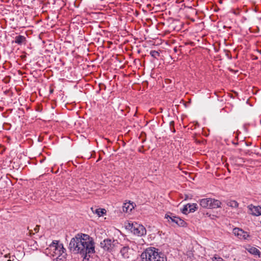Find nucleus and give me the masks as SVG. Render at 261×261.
Here are the masks:
<instances>
[{"label":"nucleus","mask_w":261,"mask_h":261,"mask_svg":"<svg viewBox=\"0 0 261 261\" xmlns=\"http://www.w3.org/2000/svg\"><path fill=\"white\" fill-rule=\"evenodd\" d=\"M50 249L53 251V255L60 256L62 255L65 250L62 244H59L58 241L53 242L50 245Z\"/></svg>","instance_id":"423d86ee"},{"label":"nucleus","mask_w":261,"mask_h":261,"mask_svg":"<svg viewBox=\"0 0 261 261\" xmlns=\"http://www.w3.org/2000/svg\"><path fill=\"white\" fill-rule=\"evenodd\" d=\"M189 208V212H193L197 209V204L195 203L187 204Z\"/></svg>","instance_id":"4468645a"},{"label":"nucleus","mask_w":261,"mask_h":261,"mask_svg":"<svg viewBox=\"0 0 261 261\" xmlns=\"http://www.w3.org/2000/svg\"><path fill=\"white\" fill-rule=\"evenodd\" d=\"M260 123H261V120H260Z\"/></svg>","instance_id":"bb28decb"},{"label":"nucleus","mask_w":261,"mask_h":261,"mask_svg":"<svg viewBox=\"0 0 261 261\" xmlns=\"http://www.w3.org/2000/svg\"><path fill=\"white\" fill-rule=\"evenodd\" d=\"M117 244H118V242L116 240L106 239L100 242V246L104 250L111 252L114 249Z\"/></svg>","instance_id":"39448f33"},{"label":"nucleus","mask_w":261,"mask_h":261,"mask_svg":"<svg viewBox=\"0 0 261 261\" xmlns=\"http://www.w3.org/2000/svg\"><path fill=\"white\" fill-rule=\"evenodd\" d=\"M219 3H220V4H222V1H219Z\"/></svg>","instance_id":"393cba45"},{"label":"nucleus","mask_w":261,"mask_h":261,"mask_svg":"<svg viewBox=\"0 0 261 261\" xmlns=\"http://www.w3.org/2000/svg\"><path fill=\"white\" fill-rule=\"evenodd\" d=\"M134 208V205L133 203L130 202L125 203L122 207V210L124 212L128 213L132 211Z\"/></svg>","instance_id":"1a4fd4ad"},{"label":"nucleus","mask_w":261,"mask_h":261,"mask_svg":"<svg viewBox=\"0 0 261 261\" xmlns=\"http://www.w3.org/2000/svg\"><path fill=\"white\" fill-rule=\"evenodd\" d=\"M93 239L89 235L78 233L73 238L69 243V248L74 253H80L84 256V261L89 259L91 254L95 253Z\"/></svg>","instance_id":"f257e3e1"},{"label":"nucleus","mask_w":261,"mask_h":261,"mask_svg":"<svg viewBox=\"0 0 261 261\" xmlns=\"http://www.w3.org/2000/svg\"><path fill=\"white\" fill-rule=\"evenodd\" d=\"M39 229V226L36 225V227L34 228V230L35 233H37L38 232Z\"/></svg>","instance_id":"4be33fe9"},{"label":"nucleus","mask_w":261,"mask_h":261,"mask_svg":"<svg viewBox=\"0 0 261 261\" xmlns=\"http://www.w3.org/2000/svg\"><path fill=\"white\" fill-rule=\"evenodd\" d=\"M176 224L179 226L184 227L186 226V223L183 220L181 219L179 217H177L176 218Z\"/></svg>","instance_id":"ddd939ff"},{"label":"nucleus","mask_w":261,"mask_h":261,"mask_svg":"<svg viewBox=\"0 0 261 261\" xmlns=\"http://www.w3.org/2000/svg\"><path fill=\"white\" fill-rule=\"evenodd\" d=\"M106 213V211L104 208H98L95 210V213L97 214L99 217L102 216V215Z\"/></svg>","instance_id":"f3484780"},{"label":"nucleus","mask_w":261,"mask_h":261,"mask_svg":"<svg viewBox=\"0 0 261 261\" xmlns=\"http://www.w3.org/2000/svg\"><path fill=\"white\" fill-rule=\"evenodd\" d=\"M200 204L204 208H216L220 207L221 202L212 198H204L200 201Z\"/></svg>","instance_id":"20e7f679"},{"label":"nucleus","mask_w":261,"mask_h":261,"mask_svg":"<svg viewBox=\"0 0 261 261\" xmlns=\"http://www.w3.org/2000/svg\"><path fill=\"white\" fill-rule=\"evenodd\" d=\"M232 232L239 239L246 240L249 237V235L247 232L238 227L233 228Z\"/></svg>","instance_id":"0eeeda50"},{"label":"nucleus","mask_w":261,"mask_h":261,"mask_svg":"<svg viewBox=\"0 0 261 261\" xmlns=\"http://www.w3.org/2000/svg\"><path fill=\"white\" fill-rule=\"evenodd\" d=\"M141 257L146 261H167L164 254L159 253L154 248H147L141 254Z\"/></svg>","instance_id":"f03ea898"},{"label":"nucleus","mask_w":261,"mask_h":261,"mask_svg":"<svg viewBox=\"0 0 261 261\" xmlns=\"http://www.w3.org/2000/svg\"><path fill=\"white\" fill-rule=\"evenodd\" d=\"M147 7L149 8V10H151V4H147Z\"/></svg>","instance_id":"b1692460"},{"label":"nucleus","mask_w":261,"mask_h":261,"mask_svg":"<svg viewBox=\"0 0 261 261\" xmlns=\"http://www.w3.org/2000/svg\"><path fill=\"white\" fill-rule=\"evenodd\" d=\"M213 261H224V260L220 257L214 256L213 258Z\"/></svg>","instance_id":"6ab92c4d"},{"label":"nucleus","mask_w":261,"mask_h":261,"mask_svg":"<svg viewBox=\"0 0 261 261\" xmlns=\"http://www.w3.org/2000/svg\"><path fill=\"white\" fill-rule=\"evenodd\" d=\"M7 261H11L10 259H8Z\"/></svg>","instance_id":"a878e982"},{"label":"nucleus","mask_w":261,"mask_h":261,"mask_svg":"<svg viewBox=\"0 0 261 261\" xmlns=\"http://www.w3.org/2000/svg\"><path fill=\"white\" fill-rule=\"evenodd\" d=\"M70 5L74 6V7H77L78 5H76V1H70Z\"/></svg>","instance_id":"5701e85b"},{"label":"nucleus","mask_w":261,"mask_h":261,"mask_svg":"<svg viewBox=\"0 0 261 261\" xmlns=\"http://www.w3.org/2000/svg\"><path fill=\"white\" fill-rule=\"evenodd\" d=\"M4 181L2 179H0V190L4 188Z\"/></svg>","instance_id":"412c9836"},{"label":"nucleus","mask_w":261,"mask_h":261,"mask_svg":"<svg viewBox=\"0 0 261 261\" xmlns=\"http://www.w3.org/2000/svg\"><path fill=\"white\" fill-rule=\"evenodd\" d=\"M249 209L251 212V214L254 216L261 215V207L259 206H254L252 204L249 205L248 206Z\"/></svg>","instance_id":"6e6552de"},{"label":"nucleus","mask_w":261,"mask_h":261,"mask_svg":"<svg viewBox=\"0 0 261 261\" xmlns=\"http://www.w3.org/2000/svg\"><path fill=\"white\" fill-rule=\"evenodd\" d=\"M227 205L232 207H238L239 203L235 200H231L227 202Z\"/></svg>","instance_id":"dca6fc26"},{"label":"nucleus","mask_w":261,"mask_h":261,"mask_svg":"<svg viewBox=\"0 0 261 261\" xmlns=\"http://www.w3.org/2000/svg\"><path fill=\"white\" fill-rule=\"evenodd\" d=\"M150 54L152 57L154 58H157L158 57L160 56V53L156 50H151L150 52Z\"/></svg>","instance_id":"a211bd4d"},{"label":"nucleus","mask_w":261,"mask_h":261,"mask_svg":"<svg viewBox=\"0 0 261 261\" xmlns=\"http://www.w3.org/2000/svg\"><path fill=\"white\" fill-rule=\"evenodd\" d=\"M165 218L168 219L169 222H173L176 224L177 217L170 216L169 215H166Z\"/></svg>","instance_id":"2eb2a0df"},{"label":"nucleus","mask_w":261,"mask_h":261,"mask_svg":"<svg viewBox=\"0 0 261 261\" xmlns=\"http://www.w3.org/2000/svg\"><path fill=\"white\" fill-rule=\"evenodd\" d=\"M188 208H189V207H188V205H187H187H185V207L182 208V213L183 214H187V211H188Z\"/></svg>","instance_id":"aec40b11"},{"label":"nucleus","mask_w":261,"mask_h":261,"mask_svg":"<svg viewBox=\"0 0 261 261\" xmlns=\"http://www.w3.org/2000/svg\"><path fill=\"white\" fill-rule=\"evenodd\" d=\"M125 227L126 229L130 230L134 234L138 236H142L146 233V229L145 227L143 225L138 224L136 223H125Z\"/></svg>","instance_id":"7ed1b4c3"},{"label":"nucleus","mask_w":261,"mask_h":261,"mask_svg":"<svg viewBox=\"0 0 261 261\" xmlns=\"http://www.w3.org/2000/svg\"><path fill=\"white\" fill-rule=\"evenodd\" d=\"M25 41V37L19 35L15 37V43L18 44H21L23 42Z\"/></svg>","instance_id":"9b49d317"},{"label":"nucleus","mask_w":261,"mask_h":261,"mask_svg":"<svg viewBox=\"0 0 261 261\" xmlns=\"http://www.w3.org/2000/svg\"><path fill=\"white\" fill-rule=\"evenodd\" d=\"M128 250L129 248L128 247H123L121 249V254L124 258H127L129 257Z\"/></svg>","instance_id":"9d476101"},{"label":"nucleus","mask_w":261,"mask_h":261,"mask_svg":"<svg viewBox=\"0 0 261 261\" xmlns=\"http://www.w3.org/2000/svg\"><path fill=\"white\" fill-rule=\"evenodd\" d=\"M248 251L254 255H259L260 251L255 247H252L249 249Z\"/></svg>","instance_id":"f8f14e48"}]
</instances>
